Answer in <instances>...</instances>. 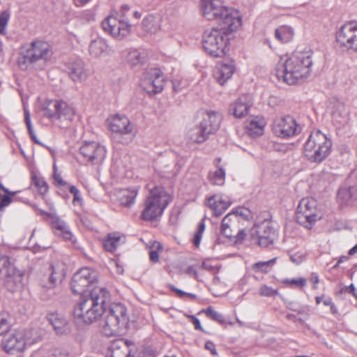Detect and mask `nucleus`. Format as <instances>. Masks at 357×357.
<instances>
[{
    "label": "nucleus",
    "mask_w": 357,
    "mask_h": 357,
    "mask_svg": "<svg viewBox=\"0 0 357 357\" xmlns=\"http://www.w3.org/2000/svg\"><path fill=\"white\" fill-rule=\"evenodd\" d=\"M106 149L96 142H85L79 149V153L93 165L100 164L105 158Z\"/></svg>",
    "instance_id": "obj_19"
},
{
    "label": "nucleus",
    "mask_w": 357,
    "mask_h": 357,
    "mask_svg": "<svg viewBox=\"0 0 357 357\" xmlns=\"http://www.w3.org/2000/svg\"><path fill=\"white\" fill-rule=\"evenodd\" d=\"M335 38L341 47L357 52V21H350L341 26Z\"/></svg>",
    "instance_id": "obj_13"
},
{
    "label": "nucleus",
    "mask_w": 357,
    "mask_h": 357,
    "mask_svg": "<svg viewBox=\"0 0 357 357\" xmlns=\"http://www.w3.org/2000/svg\"><path fill=\"white\" fill-rule=\"evenodd\" d=\"M142 89L149 95L160 93L165 86V77L162 71L157 68L149 70L141 79Z\"/></svg>",
    "instance_id": "obj_16"
},
{
    "label": "nucleus",
    "mask_w": 357,
    "mask_h": 357,
    "mask_svg": "<svg viewBox=\"0 0 357 357\" xmlns=\"http://www.w3.org/2000/svg\"><path fill=\"white\" fill-rule=\"evenodd\" d=\"M69 113H43V120L47 119L50 121L58 126H61V122L66 119Z\"/></svg>",
    "instance_id": "obj_44"
},
{
    "label": "nucleus",
    "mask_w": 357,
    "mask_h": 357,
    "mask_svg": "<svg viewBox=\"0 0 357 357\" xmlns=\"http://www.w3.org/2000/svg\"><path fill=\"white\" fill-rule=\"evenodd\" d=\"M229 213H233V218H237L238 216L242 217L245 220H249L251 216L250 211L244 208H237L233 209Z\"/></svg>",
    "instance_id": "obj_53"
},
{
    "label": "nucleus",
    "mask_w": 357,
    "mask_h": 357,
    "mask_svg": "<svg viewBox=\"0 0 357 357\" xmlns=\"http://www.w3.org/2000/svg\"><path fill=\"white\" fill-rule=\"evenodd\" d=\"M219 119L216 113H205V116L199 127L191 129L188 136L192 142L202 143L206 140L209 134L218 129Z\"/></svg>",
    "instance_id": "obj_10"
},
{
    "label": "nucleus",
    "mask_w": 357,
    "mask_h": 357,
    "mask_svg": "<svg viewBox=\"0 0 357 357\" xmlns=\"http://www.w3.org/2000/svg\"><path fill=\"white\" fill-rule=\"evenodd\" d=\"M229 34L224 29L213 28L206 31L202 37L203 48L211 57L222 58L229 52Z\"/></svg>",
    "instance_id": "obj_7"
},
{
    "label": "nucleus",
    "mask_w": 357,
    "mask_h": 357,
    "mask_svg": "<svg viewBox=\"0 0 357 357\" xmlns=\"http://www.w3.org/2000/svg\"><path fill=\"white\" fill-rule=\"evenodd\" d=\"M294 36V31L292 27L287 25H282L275 30V38L282 43L290 42Z\"/></svg>",
    "instance_id": "obj_37"
},
{
    "label": "nucleus",
    "mask_w": 357,
    "mask_h": 357,
    "mask_svg": "<svg viewBox=\"0 0 357 357\" xmlns=\"http://www.w3.org/2000/svg\"><path fill=\"white\" fill-rule=\"evenodd\" d=\"M12 326L11 317L8 313H0V335L8 332Z\"/></svg>",
    "instance_id": "obj_42"
},
{
    "label": "nucleus",
    "mask_w": 357,
    "mask_h": 357,
    "mask_svg": "<svg viewBox=\"0 0 357 357\" xmlns=\"http://www.w3.org/2000/svg\"><path fill=\"white\" fill-rule=\"evenodd\" d=\"M205 314H206L207 317L220 323H223L225 321V318L223 315L213 310V307H208L205 310Z\"/></svg>",
    "instance_id": "obj_52"
},
{
    "label": "nucleus",
    "mask_w": 357,
    "mask_h": 357,
    "mask_svg": "<svg viewBox=\"0 0 357 357\" xmlns=\"http://www.w3.org/2000/svg\"><path fill=\"white\" fill-rule=\"evenodd\" d=\"M204 347L206 350H208L213 356L218 355V353H217V351L215 349V346L213 342L207 341L205 343Z\"/></svg>",
    "instance_id": "obj_60"
},
{
    "label": "nucleus",
    "mask_w": 357,
    "mask_h": 357,
    "mask_svg": "<svg viewBox=\"0 0 357 357\" xmlns=\"http://www.w3.org/2000/svg\"><path fill=\"white\" fill-rule=\"evenodd\" d=\"M355 287L354 286L353 284H351L349 286H345L343 288H342V289L340 291V292L341 294L342 293H344V292H347L350 294H352L353 296H355Z\"/></svg>",
    "instance_id": "obj_61"
},
{
    "label": "nucleus",
    "mask_w": 357,
    "mask_h": 357,
    "mask_svg": "<svg viewBox=\"0 0 357 357\" xmlns=\"http://www.w3.org/2000/svg\"><path fill=\"white\" fill-rule=\"evenodd\" d=\"M332 146L331 139L319 130H316L307 139L303 153L310 162L320 163L329 155Z\"/></svg>",
    "instance_id": "obj_5"
},
{
    "label": "nucleus",
    "mask_w": 357,
    "mask_h": 357,
    "mask_svg": "<svg viewBox=\"0 0 357 357\" xmlns=\"http://www.w3.org/2000/svg\"><path fill=\"white\" fill-rule=\"evenodd\" d=\"M24 121L26 125L29 134L31 138V139L36 144H40V142L37 139V137L33 131V128L31 122V117H30V113H24Z\"/></svg>",
    "instance_id": "obj_50"
},
{
    "label": "nucleus",
    "mask_w": 357,
    "mask_h": 357,
    "mask_svg": "<svg viewBox=\"0 0 357 357\" xmlns=\"http://www.w3.org/2000/svg\"><path fill=\"white\" fill-rule=\"evenodd\" d=\"M68 75L75 82H82L89 77V70L82 62L72 63L69 67Z\"/></svg>",
    "instance_id": "obj_32"
},
{
    "label": "nucleus",
    "mask_w": 357,
    "mask_h": 357,
    "mask_svg": "<svg viewBox=\"0 0 357 357\" xmlns=\"http://www.w3.org/2000/svg\"><path fill=\"white\" fill-rule=\"evenodd\" d=\"M185 273L187 274H188L189 275H191L192 276L193 278H195L196 280L198 279V277H197V271L193 268V266H189L186 271H185Z\"/></svg>",
    "instance_id": "obj_64"
},
{
    "label": "nucleus",
    "mask_w": 357,
    "mask_h": 357,
    "mask_svg": "<svg viewBox=\"0 0 357 357\" xmlns=\"http://www.w3.org/2000/svg\"><path fill=\"white\" fill-rule=\"evenodd\" d=\"M202 6L204 17L209 20H218L227 8L221 0H203Z\"/></svg>",
    "instance_id": "obj_22"
},
{
    "label": "nucleus",
    "mask_w": 357,
    "mask_h": 357,
    "mask_svg": "<svg viewBox=\"0 0 357 357\" xmlns=\"http://www.w3.org/2000/svg\"><path fill=\"white\" fill-rule=\"evenodd\" d=\"M289 257L294 264L298 265L305 260V254L302 251L291 252Z\"/></svg>",
    "instance_id": "obj_54"
},
{
    "label": "nucleus",
    "mask_w": 357,
    "mask_h": 357,
    "mask_svg": "<svg viewBox=\"0 0 357 357\" xmlns=\"http://www.w3.org/2000/svg\"><path fill=\"white\" fill-rule=\"evenodd\" d=\"M171 202L170 195L162 186H155L150 190L144 202L141 218L144 220L153 221L162 215Z\"/></svg>",
    "instance_id": "obj_6"
},
{
    "label": "nucleus",
    "mask_w": 357,
    "mask_h": 357,
    "mask_svg": "<svg viewBox=\"0 0 357 357\" xmlns=\"http://www.w3.org/2000/svg\"><path fill=\"white\" fill-rule=\"evenodd\" d=\"M236 61L233 59H227L218 62L213 70V78L221 86H224L236 73Z\"/></svg>",
    "instance_id": "obj_18"
},
{
    "label": "nucleus",
    "mask_w": 357,
    "mask_h": 357,
    "mask_svg": "<svg viewBox=\"0 0 357 357\" xmlns=\"http://www.w3.org/2000/svg\"><path fill=\"white\" fill-rule=\"evenodd\" d=\"M129 324L126 305L121 303H112L105 306V312L100 321L101 333L107 337L117 335L123 332Z\"/></svg>",
    "instance_id": "obj_3"
},
{
    "label": "nucleus",
    "mask_w": 357,
    "mask_h": 357,
    "mask_svg": "<svg viewBox=\"0 0 357 357\" xmlns=\"http://www.w3.org/2000/svg\"><path fill=\"white\" fill-rule=\"evenodd\" d=\"M51 46L45 41L35 40L24 48L20 53L17 63L22 69H26L30 65L38 61L46 62L52 56Z\"/></svg>",
    "instance_id": "obj_8"
},
{
    "label": "nucleus",
    "mask_w": 357,
    "mask_h": 357,
    "mask_svg": "<svg viewBox=\"0 0 357 357\" xmlns=\"http://www.w3.org/2000/svg\"><path fill=\"white\" fill-rule=\"evenodd\" d=\"M222 14L218 20L221 24L219 29H224L229 34L241 26V16L237 10L227 7Z\"/></svg>",
    "instance_id": "obj_20"
},
{
    "label": "nucleus",
    "mask_w": 357,
    "mask_h": 357,
    "mask_svg": "<svg viewBox=\"0 0 357 357\" xmlns=\"http://www.w3.org/2000/svg\"><path fill=\"white\" fill-rule=\"evenodd\" d=\"M110 294L106 288L93 287L89 294L81 296L73 310L75 321L90 324L102 318L105 306L110 301Z\"/></svg>",
    "instance_id": "obj_2"
},
{
    "label": "nucleus",
    "mask_w": 357,
    "mask_h": 357,
    "mask_svg": "<svg viewBox=\"0 0 357 357\" xmlns=\"http://www.w3.org/2000/svg\"><path fill=\"white\" fill-rule=\"evenodd\" d=\"M51 218L50 224L55 235L68 241L72 245H75L76 238L73 234L68 224L56 215L48 214Z\"/></svg>",
    "instance_id": "obj_23"
},
{
    "label": "nucleus",
    "mask_w": 357,
    "mask_h": 357,
    "mask_svg": "<svg viewBox=\"0 0 357 357\" xmlns=\"http://www.w3.org/2000/svg\"><path fill=\"white\" fill-rule=\"evenodd\" d=\"M266 119L261 114H250L245 122V128L249 135L257 137L264 134Z\"/></svg>",
    "instance_id": "obj_24"
},
{
    "label": "nucleus",
    "mask_w": 357,
    "mask_h": 357,
    "mask_svg": "<svg viewBox=\"0 0 357 357\" xmlns=\"http://www.w3.org/2000/svg\"><path fill=\"white\" fill-rule=\"evenodd\" d=\"M317 203L313 198H303L297 207V221L304 227L310 228L317 220Z\"/></svg>",
    "instance_id": "obj_14"
},
{
    "label": "nucleus",
    "mask_w": 357,
    "mask_h": 357,
    "mask_svg": "<svg viewBox=\"0 0 357 357\" xmlns=\"http://www.w3.org/2000/svg\"><path fill=\"white\" fill-rule=\"evenodd\" d=\"M276 260L277 258L274 257L266 261H258L252 264V268L255 272L267 273L271 271Z\"/></svg>",
    "instance_id": "obj_39"
},
{
    "label": "nucleus",
    "mask_w": 357,
    "mask_h": 357,
    "mask_svg": "<svg viewBox=\"0 0 357 357\" xmlns=\"http://www.w3.org/2000/svg\"><path fill=\"white\" fill-rule=\"evenodd\" d=\"M32 184L38 189L39 193L41 195H45L48 192V184L42 177L33 175Z\"/></svg>",
    "instance_id": "obj_43"
},
{
    "label": "nucleus",
    "mask_w": 357,
    "mask_h": 357,
    "mask_svg": "<svg viewBox=\"0 0 357 357\" xmlns=\"http://www.w3.org/2000/svg\"><path fill=\"white\" fill-rule=\"evenodd\" d=\"M45 357H70L69 355L59 349H54L51 351L49 354Z\"/></svg>",
    "instance_id": "obj_58"
},
{
    "label": "nucleus",
    "mask_w": 357,
    "mask_h": 357,
    "mask_svg": "<svg viewBox=\"0 0 357 357\" xmlns=\"http://www.w3.org/2000/svg\"><path fill=\"white\" fill-rule=\"evenodd\" d=\"M10 18V13L7 10L0 13V33L6 35L7 33L6 27Z\"/></svg>",
    "instance_id": "obj_47"
},
{
    "label": "nucleus",
    "mask_w": 357,
    "mask_h": 357,
    "mask_svg": "<svg viewBox=\"0 0 357 357\" xmlns=\"http://www.w3.org/2000/svg\"><path fill=\"white\" fill-rule=\"evenodd\" d=\"M24 121L26 125L29 134L31 138V139L36 144H40V142L37 139V137L33 131V128L31 122V117H30V113H24Z\"/></svg>",
    "instance_id": "obj_51"
},
{
    "label": "nucleus",
    "mask_w": 357,
    "mask_h": 357,
    "mask_svg": "<svg viewBox=\"0 0 357 357\" xmlns=\"http://www.w3.org/2000/svg\"><path fill=\"white\" fill-rule=\"evenodd\" d=\"M40 105L37 106V109L44 112H62L64 110H70L72 107L66 102L60 100H45L41 101L38 99Z\"/></svg>",
    "instance_id": "obj_30"
},
{
    "label": "nucleus",
    "mask_w": 357,
    "mask_h": 357,
    "mask_svg": "<svg viewBox=\"0 0 357 357\" xmlns=\"http://www.w3.org/2000/svg\"><path fill=\"white\" fill-rule=\"evenodd\" d=\"M137 194V189H123L119 191L118 198L122 206L130 207L134 204Z\"/></svg>",
    "instance_id": "obj_36"
},
{
    "label": "nucleus",
    "mask_w": 357,
    "mask_h": 357,
    "mask_svg": "<svg viewBox=\"0 0 357 357\" xmlns=\"http://www.w3.org/2000/svg\"><path fill=\"white\" fill-rule=\"evenodd\" d=\"M326 109L331 112H338L344 109V103L342 100L332 98L326 102Z\"/></svg>",
    "instance_id": "obj_46"
},
{
    "label": "nucleus",
    "mask_w": 357,
    "mask_h": 357,
    "mask_svg": "<svg viewBox=\"0 0 357 357\" xmlns=\"http://www.w3.org/2000/svg\"><path fill=\"white\" fill-rule=\"evenodd\" d=\"M259 295L264 297H274L280 295L279 291L271 287L263 284L259 289Z\"/></svg>",
    "instance_id": "obj_48"
},
{
    "label": "nucleus",
    "mask_w": 357,
    "mask_h": 357,
    "mask_svg": "<svg viewBox=\"0 0 357 357\" xmlns=\"http://www.w3.org/2000/svg\"><path fill=\"white\" fill-rule=\"evenodd\" d=\"M230 111L248 112L253 109V98L249 94H243L239 96L230 105Z\"/></svg>",
    "instance_id": "obj_31"
},
{
    "label": "nucleus",
    "mask_w": 357,
    "mask_h": 357,
    "mask_svg": "<svg viewBox=\"0 0 357 357\" xmlns=\"http://www.w3.org/2000/svg\"><path fill=\"white\" fill-rule=\"evenodd\" d=\"M313 52L311 50L297 51L289 56L282 57L275 67L279 81L289 85L299 84L312 73Z\"/></svg>",
    "instance_id": "obj_1"
},
{
    "label": "nucleus",
    "mask_w": 357,
    "mask_h": 357,
    "mask_svg": "<svg viewBox=\"0 0 357 357\" xmlns=\"http://www.w3.org/2000/svg\"><path fill=\"white\" fill-rule=\"evenodd\" d=\"M125 241V236L119 233L109 234L103 241V247L107 252H113Z\"/></svg>",
    "instance_id": "obj_34"
},
{
    "label": "nucleus",
    "mask_w": 357,
    "mask_h": 357,
    "mask_svg": "<svg viewBox=\"0 0 357 357\" xmlns=\"http://www.w3.org/2000/svg\"><path fill=\"white\" fill-rule=\"evenodd\" d=\"M285 304L288 309H289L294 312H299L297 304L295 302L287 301H285Z\"/></svg>",
    "instance_id": "obj_62"
},
{
    "label": "nucleus",
    "mask_w": 357,
    "mask_h": 357,
    "mask_svg": "<svg viewBox=\"0 0 357 357\" xmlns=\"http://www.w3.org/2000/svg\"><path fill=\"white\" fill-rule=\"evenodd\" d=\"M205 229V224L204 220H202L199 222L198 225L197 229L196 232L195 233L194 238H193V244L197 248L199 247L202 234L204 233V231Z\"/></svg>",
    "instance_id": "obj_49"
},
{
    "label": "nucleus",
    "mask_w": 357,
    "mask_h": 357,
    "mask_svg": "<svg viewBox=\"0 0 357 357\" xmlns=\"http://www.w3.org/2000/svg\"><path fill=\"white\" fill-rule=\"evenodd\" d=\"M0 190L3 191L6 195L0 194V209H3L5 207L10 205L12 202V196L16 195L20 191H10L8 188L3 186L0 182Z\"/></svg>",
    "instance_id": "obj_38"
},
{
    "label": "nucleus",
    "mask_w": 357,
    "mask_h": 357,
    "mask_svg": "<svg viewBox=\"0 0 357 357\" xmlns=\"http://www.w3.org/2000/svg\"><path fill=\"white\" fill-rule=\"evenodd\" d=\"M284 282L291 286H298L303 287L306 284V280L303 278H294L291 280H287Z\"/></svg>",
    "instance_id": "obj_55"
},
{
    "label": "nucleus",
    "mask_w": 357,
    "mask_h": 357,
    "mask_svg": "<svg viewBox=\"0 0 357 357\" xmlns=\"http://www.w3.org/2000/svg\"><path fill=\"white\" fill-rule=\"evenodd\" d=\"M53 168H54V179L55 184L57 186H64V185H66L67 183L63 180L62 177H61V175L56 172V165H54Z\"/></svg>",
    "instance_id": "obj_57"
},
{
    "label": "nucleus",
    "mask_w": 357,
    "mask_h": 357,
    "mask_svg": "<svg viewBox=\"0 0 357 357\" xmlns=\"http://www.w3.org/2000/svg\"><path fill=\"white\" fill-rule=\"evenodd\" d=\"M110 130L121 135L129 134L132 130L130 120L123 113H116L107 119Z\"/></svg>",
    "instance_id": "obj_21"
},
{
    "label": "nucleus",
    "mask_w": 357,
    "mask_h": 357,
    "mask_svg": "<svg viewBox=\"0 0 357 357\" xmlns=\"http://www.w3.org/2000/svg\"><path fill=\"white\" fill-rule=\"evenodd\" d=\"M207 206L216 217L221 215L231 204V199L222 195H214L207 199Z\"/></svg>",
    "instance_id": "obj_25"
},
{
    "label": "nucleus",
    "mask_w": 357,
    "mask_h": 357,
    "mask_svg": "<svg viewBox=\"0 0 357 357\" xmlns=\"http://www.w3.org/2000/svg\"><path fill=\"white\" fill-rule=\"evenodd\" d=\"M69 192L73 195V204H75L77 202L82 201V197L79 190L75 185H70L69 188Z\"/></svg>",
    "instance_id": "obj_56"
},
{
    "label": "nucleus",
    "mask_w": 357,
    "mask_h": 357,
    "mask_svg": "<svg viewBox=\"0 0 357 357\" xmlns=\"http://www.w3.org/2000/svg\"><path fill=\"white\" fill-rule=\"evenodd\" d=\"M23 274L10 262L8 257L0 255V282L11 292L22 287Z\"/></svg>",
    "instance_id": "obj_9"
},
{
    "label": "nucleus",
    "mask_w": 357,
    "mask_h": 357,
    "mask_svg": "<svg viewBox=\"0 0 357 357\" xmlns=\"http://www.w3.org/2000/svg\"><path fill=\"white\" fill-rule=\"evenodd\" d=\"M42 340L41 331L38 328H24L15 331L4 336L1 345L3 350L10 354L23 352L28 347Z\"/></svg>",
    "instance_id": "obj_4"
},
{
    "label": "nucleus",
    "mask_w": 357,
    "mask_h": 357,
    "mask_svg": "<svg viewBox=\"0 0 357 357\" xmlns=\"http://www.w3.org/2000/svg\"><path fill=\"white\" fill-rule=\"evenodd\" d=\"M63 264L60 262H56L52 264L50 266V274L48 278V281L41 282L42 287L48 289H54L59 281H61L65 275Z\"/></svg>",
    "instance_id": "obj_28"
},
{
    "label": "nucleus",
    "mask_w": 357,
    "mask_h": 357,
    "mask_svg": "<svg viewBox=\"0 0 357 357\" xmlns=\"http://www.w3.org/2000/svg\"><path fill=\"white\" fill-rule=\"evenodd\" d=\"M102 26L105 32L118 40L128 36L130 32V24L123 19H119L114 14L108 15L102 21Z\"/></svg>",
    "instance_id": "obj_17"
},
{
    "label": "nucleus",
    "mask_w": 357,
    "mask_h": 357,
    "mask_svg": "<svg viewBox=\"0 0 357 357\" xmlns=\"http://www.w3.org/2000/svg\"><path fill=\"white\" fill-rule=\"evenodd\" d=\"M106 357H132L130 355L128 341L118 339L111 342Z\"/></svg>",
    "instance_id": "obj_27"
},
{
    "label": "nucleus",
    "mask_w": 357,
    "mask_h": 357,
    "mask_svg": "<svg viewBox=\"0 0 357 357\" xmlns=\"http://www.w3.org/2000/svg\"><path fill=\"white\" fill-rule=\"evenodd\" d=\"M126 59L131 65L136 66L144 61V56L142 55L139 50H132L128 52Z\"/></svg>",
    "instance_id": "obj_45"
},
{
    "label": "nucleus",
    "mask_w": 357,
    "mask_h": 357,
    "mask_svg": "<svg viewBox=\"0 0 357 357\" xmlns=\"http://www.w3.org/2000/svg\"><path fill=\"white\" fill-rule=\"evenodd\" d=\"M169 287L172 291H174L176 294V295L178 298H182V299L185 298L187 292H185L180 289L176 288L174 285H172V284L169 285Z\"/></svg>",
    "instance_id": "obj_59"
},
{
    "label": "nucleus",
    "mask_w": 357,
    "mask_h": 357,
    "mask_svg": "<svg viewBox=\"0 0 357 357\" xmlns=\"http://www.w3.org/2000/svg\"><path fill=\"white\" fill-rule=\"evenodd\" d=\"M98 279L96 271L88 268H82L76 272L71 280V289L75 294H89L88 289L93 286Z\"/></svg>",
    "instance_id": "obj_11"
},
{
    "label": "nucleus",
    "mask_w": 357,
    "mask_h": 357,
    "mask_svg": "<svg viewBox=\"0 0 357 357\" xmlns=\"http://www.w3.org/2000/svg\"><path fill=\"white\" fill-rule=\"evenodd\" d=\"M47 319L57 335H66L70 332V323L63 315L52 312L47 315Z\"/></svg>",
    "instance_id": "obj_26"
},
{
    "label": "nucleus",
    "mask_w": 357,
    "mask_h": 357,
    "mask_svg": "<svg viewBox=\"0 0 357 357\" xmlns=\"http://www.w3.org/2000/svg\"><path fill=\"white\" fill-rule=\"evenodd\" d=\"M149 257L151 261L153 262H157L159 260V255L157 250H151L149 252Z\"/></svg>",
    "instance_id": "obj_63"
},
{
    "label": "nucleus",
    "mask_w": 357,
    "mask_h": 357,
    "mask_svg": "<svg viewBox=\"0 0 357 357\" xmlns=\"http://www.w3.org/2000/svg\"><path fill=\"white\" fill-rule=\"evenodd\" d=\"M337 198L345 204H353L357 200V188H340L337 192Z\"/></svg>",
    "instance_id": "obj_35"
},
{
    "label": "nucleus",
    "mask_w": 357,
    "mask_h": 357,
    "mask_svg": "<svg viewBox=\"0 0 357 357\" xmlns=\"http://www.w3.org/2000/svg\"><path fill=\"white\" fill-rule=\"evenodd\" d=\"M233 213H228L222 220L221 224V233L227 238H231L233 236L232 229L230 227V223L232 221Z\"/></svg>",
    "instance_id": "obj_41"
},
{
    "label": "nucleus",
    "mask_w": 357,
    "mask_h": 357,
    "mask_svg": "<svg viewBox=\"0 0 357 357\" xmlns=\"http://www.w3.org/2000/svg\"><path fill=\"white\" fill-rule=\"evenodd\" d=\"M208 179L213 185H222L225 181V172L222 167L208 173Z\"/></svg>",
    "instance_id": "obj_40"
},
{
    "label": "nucleus",
    "mask_w": 357,
    "mask_h": 357,
    "mask_svg": "<svg viewBox=\"0 0 357 357\" xmlns=\"http://www.w3.org/2000/svg\"><path fill=\"white\" fill-rule=\"evenodd\" d=\"M273 133L281 139H289L301 132V126L291 115L276 118L272 124Z\"/></svg>",
    "instance_id": "obj_12"
},
{
    "label": "nucleus",
    "mask_w": 357,
    "mask_h": 357,
    "mask_svg": "<svg viewBox=\"0 0 357 357\" xmlns=\"http://www.w3.org/2000/svg\"><path fill=\"white\" fill-rule=\"evenodd\" d=\"M111 49L102 38L92 40L89 47V54L93 58H100L109 54Z\"/></svg>",
    "instance_id": "obj_29"
},
{
    "label": "nucleus",
    "mask_w": 357,
    "mask_h": 357,
    "mask_svg": "<svg viewBox=\"0 0 357 357\" xmlns=\"http://www.w3.org/2000/svg\"><path fill=\"white\" fill-rule=\"evenodd\" d=\"M252 241L259 246L267 248L272 245L276 237V232L268 221H264L255 225L250 231Z\"/></svg>",
    "instance_id": "obj_15"
},
{
    "label": "nucleus",
    "mask_w": 357,
    "mask_h": 357,
    "mask_svg": "<svg viewBox=\"0 0 357 357\" xmlns=\"http://www.w3.org/2000/svg\"><path fill=\"white\" fill-rule=\"evenodd\" d=\"M162 17L159 15H148L142 22V26L146 32L154 34L160 31L161 27Z\"/></svg>",
    "instance_id": "obj_33"
}]
</instances>
